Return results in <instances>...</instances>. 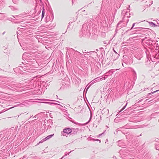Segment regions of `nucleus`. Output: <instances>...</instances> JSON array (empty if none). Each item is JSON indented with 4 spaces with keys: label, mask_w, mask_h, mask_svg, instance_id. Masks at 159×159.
<instances>
[{
    "label": "nucleus",
    "mask_w": 159,
    "mask_h": 159,
    "mask_svg": "<svg viewBox=\"0 0 159 159\" xmlns=\"http://www.w3.org/2000/svg\"><path fill=\"white\" fill-rule=\"evenodd\" d=\"M70 50L71 51H74V53L73 55H74L78 59H80V57L83 58H84V57L83 56L82 54L81 53L77 51H75L74 49L72 48L70 49Z\"/></svg>",
    "instance_id": "obj_1"
},
{
    "label": "nucleus",
    "mask_w": 159,
    "mask_h": 159,
    "mask_svg": "<svg viewBox=\"0 0 159 159\" xmlns=\"http://www.w3.org/2000/svg\"><path fill=\"white\" fill-rule=\"evenodd\" d=\"M150 58L152 61H155V60L159 59V52L152 56L150 55Z\"/></svg>",
    "instance_id": "obj_2"
},
{
    "label": "nucleus",
    "mask_w": 159,
    "mask_h": 159,
    "mask_svg": "<svg viewBox=\"0 0 159 159\" xmlns=\"http://www.w3.org/2000/svg\"><path fill=\"white\" fill-rule=\"evenodd\" d=\"M72 132V130L70 128H67L64 129L63 130V132H61V134L62 135L64 136H66V135L65 133L69 134L70 133Z\"/></svg>",
    "instance_id": "obj_3"
},
{
    "label": "nucleus",
    "mask_w": 159,
    "mask_h": 159,
    "mask_svg": "<svg viewBox=\"0 0 159 159\" xmlns=\"http://www.w3.org/2000/svg\"><path fill=\"white\" fill-rule=\"evenodd\" d=\"M54 135V134H51L50 135H49L46 137L45 138L43 139L42 140H41L40 142V143H42V141H45L47 140H48L49 139H50Z\"/></svg>",
    "instance_id": "obj_4"
},
{
    "label": "nucleus",
    "mask_w": 159,
    "mask_h": 159,
    "mask_svg": "<svg viewBox=\"0 0 159 159\" xmlns=\"http://www.w3.org/2000/svg\"><path fill=\"white\" fill-rule=\"evenodd\" d=\"M86 27H87L86 31L87 32V28L88 27L87 24H84L83 25L82 28V30H83L85 31V29H86Z\"/></svg>",
    "instance_id": "obj_5"
},
{
    "label": "nucleus",
    "mask_w": 159,
    "mask_h": 159,
    "mask_svg": "<svg viewBox=\"0 0 159 159\" xmlns=\"http://www.w3.org/2000/svg\"><path fill=\"white\" fill-rule=\"evenodd\" d=\"M149 25L152 27H157V25L155 24L154 23L152 22H148Z\"/></svg>",
    "instance_id": "obj_6"
},
{
    "label": "nucleus",
    "mask_w": 159,
    "mask_h": 159,
    "mask_svg": "<svg viewBox=\"0 0 159 159\" xmlns=\"http://www.w3.org/2000/svg\"><path fill=\"white\" fill-rule=\"evenodd\" d=\"M46 103H47L49 104L50 105H57L58 106H61V107H62V106H61V105H60V104H58L56 103H54V102H46Z\"/></svg>",
    "instance_id": "obj_7"
},
{
    "label": "nucleus",
    "mask_w": 159,
    "mask_h": 159,
    "mask_svg": "<svg viewBox=\"0 0 159 159\" xmlns=\"http://www.w3.org/2000/svg\"><path fill=\"white\" fill-rule=\"evenodd\" d=\"M135 57L138 60H140L141 59V58H142V56L141 55H140V56H139L137 55H136L135 56Z\"/></svg>",
    "instance_id": "obj_8"
},
{
    "label": "nucleus",
    "mask_w": 159,
    "mask_h": 159,
    "mask_svg": "<svg viewBox=\"0 0 159 159\" xmlns=\"http://www.w3.org/2000/svg\"><path fill=\"white\" fill-rule=\"evenodd\" d=\"M148 42H146V43H148L149 45H151L152 44V39H149L147 40Z\"/></svg>",
    "instance_id": "obj_9"
},
{
    "label": "nucleus",
    "mask_w": 159,
    "mask_h": 159,
    "mask_svg": "<svg viewBox=\"0 0 159 159\" xmlns=\"http://www.w3.org/2000/svg\"><path fill=\"white\" fill-rule=\"evenodd\" d=\"M45 14L44 9L43 8L42 14V19L44 17Z\"/></svg>",
    "instance_id": "obj_10"
},
{
    "label": "nucleus",
    "mask_w": 159,
    "mask_h": 159,
    "mask_svg": "<svg viewBox=\"0 0 159 159\" xmlns=\"http://www.w3.org/2000/svg\"><path fill=\"white\" fill-rule=\"evenodd\" d=\"M71 152V151H70V152H69V153L65 152V155H64L63 157H61V159H62V158H63V157H64L65 156H67V155H68L70 154V153Z\"/></svg>",
    "instance_id": "obj_11"
},
{
    "label": "nucleus",
    "mask_w": 159,
    "mask_h": 159,
    "mask_svg": "<svg viewBox=\"0 0 159 159\" xmlns=\"http://www.w3.org/2000/svg\"><path fill=\"white\" fill-rule=\"evenodd\" d=\"M159 91V90H156V91H155L154 92H151V93H148V95H150L151 94H153V93H156V92H157V91Z\"/></svg>",
    "instance_id": "obj_12"
},
{
    "label": "nucleus",
    "mask_w": 159,
    "mask_h": 159,
    "mask_svg": "<svg viewBox=\"0 0 159 159\" xmlns=\"http://www.w3.org/2000/svg\"><path fill=\"white\" fill-rule=\"evenodd\" d=\"M90 114H91V115H90V116L89 119V120L88 121V122L86 123V124L89 123L90 121L92 119V116L91 112Z\"/></svg>",
    "instance_id": "obj_13"
},
{
    "label": "nucleus",
    "mask_w": 159,
    "mask_h": 159,
    "mask_svg": "<svg viewBox=\"0 0 159 159\" xmlns=\"http://www.w3.org/2000/svg\"><path fill=\"white\" fill-rule=\"evenodd\" d=\"M82 15H78L77 16V19H78V18H82Z\"/></svg>",
    "instance_id": "obj_14"
},
{
    "label": "nucleus",
    "mask_w": 159,
    "mask_h": 159,
    "mask_svg": "<svg viewBox=\"0 0 159 159\" xmlns=\"http://www.w3.org/2000/svg\"><path fill=\"white\" fill-rule=\"evenodd\" d=\"M127 103H126V105L122 108V109H121V110L120 111V112L122 110H123L125 108V107H126V106L127 105Z\"/></svg>",
    "instance_id": "obj_15"
},
{
    "label": "nucleus",
    "mask_w": 159,
    "mask_h": 159,
    "mask_svg": "<svg viewBox=\"0 0 159 159\" xmlns=\"http://www.w3.org/2000/svg\"><path fill=\"white\" fill-rule=\"evenodd\" d=\"M136 23H133V25H132V27H131V29H130V30H132V29L133 28V27H134V26L135 25Z\"/></svg>",
    "instance_id": "obj_16"
},
{
    "label": "nucleus",
    "mask_w": 159,
    "mask_h": 159,
    "mask_svg": "<svg viewBox=\"0 0 159 159\" xmlns=\"http://www.w3.org/2000/svg\"><path fill=\"white\" fill-rule=\"evenodd\" d=\"M49 122H50V123H51V124H52L51 125H52V124L53 122L51 120H49Z\"/></svg>",
    "instance_id": "obj_17"
},
{
    "label": "nucleus",
    "mask_w": 159,
    "mask_h": 159,
    "mask_svg": "<svg viewBox=\"0 0 159 159\" xmlns=\"http://www.w3.org/2000/svg\"><path fill=\"white\" fill-rule=\"evenodd\" d=\"M121 22L117 24V26H119V25L121 24Z\"/></svg>",
    "instance_id": "obj_18"
},
{
    "label": "nucleus",
    "mask_w": 159,
    "mask_h": 159,
    "mask_svg": "<svg viewBox=\"0 0 159 159\" xmlns=\"http://www.w3.org/2000/svg\"><path fill=\"white\" fill-rule=\"evenodd\" d=\"M23 103H21L20 104H19V105H20V106H22V105H24V104H23Z\"/></svg>",
    "instance_id": "obj_19"
},
{
    "label": "nucleus",
    "mask_w": 159,
    "mask_h": 159,
    "mask_svg": "<svg viewBox=\"0 0 159 159\" xmlns=\"http://www.w3.org/2000/svg\"><path fill=\"white\" fill-rule=\"evenodd\" d=\"M142 100H143V99H141L138 102V103H139V102H141Z\"/></svg>",
    "instance_id": "obj_20"
},
{
    "label": "nucleus",
    "mask_w": 159,
    "mask_h": 159,
    "mask_svg": "<svg viewBox=\"0 0 159 159\" xmlns=\"http://www.w3.org/2000/svg\"><path fill=\"white\" fill-rule=\"evenodd\" d=\"M159 21V22H157V24H158V25H157V26H158V27H159V21Z\"/></svg>",
    "instance_id": "obj_21"
},
{
    "label": "nucleus",
    "mask_w": 159,
    "mask_h": 159,
    "mask_svg": "<svg viewBox=\"0 0 159 159\" xmlns=\"http://www.w3.org/2000/svg\"><path fill=\"white\" fill-rule=\"evenodd\" d=\"M103 134V133H102V134H99V136H100L101 135H102Z\"/></svg>",
    "instance_id": "obj_22"
},
{
    "label": "nucleus",
    "mask_w": 159,
    "mask_h": 159,
    "mask_svg": "<svg viewBox=\"0 0 159 159\" xmlns=\"http://www.w3.org/2000/svg\"><path fill=\"white\" fill-rule=\"evenodd\" d=\"M156 148L157 150H159V148H157V147H156Z\"/></svg>",
    "instance_id": "obj_23"
},
{
    "label": "nucleus",
    "mask_w": 159,
    "mask_h": 159,
    "mask_svg": "<svg viewBox=\"0 0 159 159\" xmlns=\"http://www.w3.org/2000/svg\"><path fill=\"white\" fill-rule=\"evenodd\" d=\"M92 140H93V141H95L96 139H92Z\"/></svg>",
    "instance_id": "obj_24"
},
{
    "label": "nucleus",
    "mask_w": 159,
    "mask_h": 159,
    "mask_svg": "<svg viewBox=\"0 0 159 159\" xmlns=\"http://www.w3.org/2000/svg\"><path fill=\"white\" fill-rule=\"evenodd\" d=\"M100 140H99V139H96L95 140V141H100Z\"/></svg>",
    "instance_id": "obj_25"
},
{
    "label": "nucleus",
    "mask_w": 159,
    "mask_h": 159,
    "mask_svg": "<svg viewBox=\"0 0 159 159\" xmlns=\"http://www.w3.org/2000/svg\"><path fill=\"white\" fill-rule=\"evenodd\" d=\"M114 52L115 53H117L116 52V51L115 50H114Z\"/></svg>",
    "instance_id": "obj_26"
},
{
    "label": "nucleus",
    "mask_w": 159,
    "mask_h": 159,
    "mask_svg": "<svg viewBox=\"0 0 159 159\" xmlns=\"http://www.w3.org/2000/svg\"><path fill=\"white\" fill-rule=\"evenodd\" d=\"M36 118V116H34V118Z\"/></svg>",
    "instance_id": "obj_27"
},
{
    "label": "nucleus",
    "mask_w": 159,
    "mask_h": 159,
    "mask_svg": "<svg viewBox=\"0 0 159 159\" xmlns=\"http://www.w3.org/2000/svg\"><path fill=\"white\" fill-rule=\"evenodd\" d=\"M49 101H55L54 100H49Z\"/></svg>",
    "instance_id": "obj_28"
},
{
    "label": "nucleus",
    "mask_w": 159,
    "mask_h": 159,
    "mask_svg": "<svg viewBox=\"0 0 159 159\" xmlns=\"http://www.w3.org/2000/svg\"><path fill=\"white\" fill-rule=\"evenodd\" d=\"M5 33V32H4L3 33H2V34L3 35Z\"/></svg>",
    "instance_id": "obj_29"
},
{
    "label": "nucleus",
    "mask_w": 159,
    "mask_h": 159,
    "mask_svg": "<svg viewBox=\"0 0 159 159\" xmlns=\"http://www.w3.org/2000/svg\"><path fill=\"white\" fill-rule=\"evenodd\" d=\"M57 102H58V103H60V102L59 101H57Z\"/></svg>",
    "instance_id": "obj_30"
},
{
    "label": "nucleus",
    "mask_w": 159,
    "mask_h": 159,
    "mask_svg": "<svg viewBox=\"0 0 159 159\" xmlns=\"http://www.w3.org/2000/svg\"><path fill=\"white\" fill-rule=\"evenodd\" d=\"M103 78H101V79H103Z\"/></svg>",
    "instance_id": "obj_31"
},
{
    "label": "nucleus",
    "mask_w": 159,
    "mask_h": 159,
    "mask_svg": "<svg viewBox=\"0 0 159 159\" xmlns=\"http://www.w3.org/2000/svg\"><path fill=\"white\" fill-rule=\"evenodd\" d=\"M39 13H40V12H41V11H39Z\"/></svg>",
    "instance_id": "obj_32"
},
{
    "label": "nucleus",
    "mask_w": 159,
    "mask_h": 159,
    "mask_svg": "<svg viewBox=\"0 0 159 159\" xmlns=\"http://www.w3.org/2000/svg\"><path fill=\"white\" fill-rule=\"evenodd\" d=\"M89 89V87H88L87 89V90L88 89Z\"/></svg>",
    "instance_id": "obj_33"
},
{
    "label": "nucleus",
    "mask_w": 159,
    "mask_h": 159,
    "mask_svg": "<svg viewBox=\"0 0 159 159\" xmlns=\"http://www.w3.org/2000/svg\"><path fill=\"white\" fill-rule=\"evenodd\" d=\"M152 2H153V1H152Z\"/></svg>",
    "instance_id": "obj_34"
}]
</instances>
